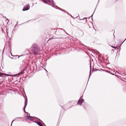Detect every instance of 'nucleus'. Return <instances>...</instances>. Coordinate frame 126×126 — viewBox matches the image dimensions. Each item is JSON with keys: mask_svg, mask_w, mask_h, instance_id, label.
Wrapping results in <instances>:
<instances>
[{"mask_svg": "<svg viewBox=\"0 0 126 126\" xmlns=\"http://www.w3.org/2000/svg\"><path fill=\"white\" fill-rule=\"evenodd\" d=\"M31 50L32 54L35 55L38 54L40 51V48L38 45L36 44H33L32 46Z\"/></svg>", "mask_w": 126, "mask_h": 126, "instance_id": "f257e3e1", "label": "nucleus"}, {"mask_svg": "<svg viewBox=\"0 0 126 126\" xmlns=\"http://www.w3.org/2000/svg\"><path fill=\"white\" fill-rule=\"evenodd\" d=\"M64 32L67 34L64 29L62 28H59L56 30L55 33L57 35L61 36L62 35Z\"/></svg>", "mask_w": 126, "mask_h": 126, "instance_id": "f03ea898", "label": "nucleus"}, {"mask_svg": "<svg viewBox=\"0 0 126 126\" xmlns=\"http://www.w3.org/2000/svg\"><path fill=\"white\" fill-rule=\"evenodd\" d=\"M83 97V95L82 96L79 100L77 104L78 105H79L81 106L83 102H84V100L82 98Z\"/></svg>", "mask_w": 126, "mask_h": 126, "instance_id": "7ed1b4c3", "label": "nucleus"}, {"mask_svg": "<svg viewBox=\"0 0 126 126\" xmlns=\"http://www.w3.org/2000/svg\"><path fill=\"white\" fill-rule=\"evenodd\" d=\"M28 103V101H27V98L26 99L25 98V104L24 105V106L23 108V110L24 111L25 113H27V115H28V114L29 115H30V114L29 113H28L27 112H26L25 110V109L26 108V106H27V104Z\"/></svg>", "mask_w": 126, "mask_h": 126, "instance_id": "20e7f679", "label": "nucleus"}, {"mask_svg": "<svg viewBox=\"0 0 126 126\" xmlns=\"http://www.w3.org/2000/svg\"><path fill=\"white\" fill-rule=\"evenodd\" d=\"M30 6L29 5H25L22 9V11H27L29 9Z\"/></svg>", "mask_w": 126, "mask_h": 126, "instance_id": "39448f33", "label": "nucleus"}, {"mask_svg": "<svg viewBox=\"0 0 126 126\" xmlns=\"http://www.w3.org/2000/svg\"><path fill=\"white\" fill-rule=\"evenodd\" d=\"M26 117L28 120L32 121L34 120V118H35L34 117H32L31 116H28V115L26 116Z\"/></svg>", "mask_w": 126, "mask_h": 126, "instance_id": "423d86ee", "label": "nucleus"}, {"mask_svg": "<svg viewBox=\"0 0 126 126\" xmlns=\"http://www.w3.org/2000/svg\"><path fill=\"white\" fill-rule=\"evenodd\" d=\"M9 76V75L8 74H4L3 73H0V77L1 76Z\"/></svg>", "mask_w": 126, "mask_h": 126, "instance_id": "0eeeda50", "label": "nucleus"}, {"mask_svg": "<svg viewBox=\"0 0 126 126\" xmlns=\"http://www.w3.org/2000/svg\"><path fill=\"white\" fill-rule=\"evenodd\" d=\"M90 74L89 76V78L88 79V80L89 79L90 77L91 74V63L90 65Z\"/></svg>", "mask_w": 126, "mask_h": 126, "instance_id": "6e6552de", "label": "nucleus"}, {"mask_svg": "<svg viewBox=\"0 0 126 126\" xmlns=\"http://www.w3.org/2000/svg\"><path fill=\"white\" fill-rule=\"evenodd\" d=\"M37 124L39 126H43L42 125L41 122L39 121L37 122Z\"/></svg>", "mask_w": 126, "mask_h": 126, "instance_id": "1a4fd4ad", "label": "nucleus"}, {"mask_svg": "<svg viewBox=\"0 0 126 126\" xmlns=\"http://www.w3.org/2000/svg\"><path fill=\"white\" fill-rule=\"evenodd\" d=\"M87 18H83L81 19V20H85V21H84L83 22V23L84 24H85V23H86V21H87V20H86V19Z\"/></svg>", "mask_w": 126, "mask_h": 126, "instance_id": "9d476101", "label": "nucleus"}, {"mask_svg": "<svg viewBox=\"0 0 126 126\" xmlns=\"http://www.w3.org/2000/svg\"><path fill=\"white\" fill-rule=\"evenodd\" d=\"M11 55H12V56H15V57H18V59L19 58V57H20L21 56H22L23 55H21V56H19V55H16V56H13V55H12V54L11 53Z\"/></svg>", "mask_w": 126, "mask_h": 126, "instance_id": "9b49d317", "label": "nucleus"}, {"mask_svg": "<svg viewBox=\"0 0 126 126\" xmlns=\"http://www.w3.org/2000/svg\"><path fill=\"white\" fill-rule=\"evenodd\" d=\"M3 82V80L0 78V84H2Z\"/></svg>", "mask_w": 126, "mask_h": 126, "instance_id": "f8f14e48", "label": "nucleus"}, {"mask_svg": "<svg viewBox=\"0 0 126 126\" xmlns=\"http://www.w3.org/2000/svg\"><path fill=\"white\" fill-rule=\"evenodd\" d=\"M50 3H52L53 5H54V3L53 1V0H51V1H50V2H49Z\"/></svg>", "mask_w": 126, "mask_h": 126, "instance_id": "ddd939ff", "label": "nucleus"}, {"mask_svg": "<svg viewBox=\"0 0 126 126\" xmlns=\"http://www.w3.org/2000/svg\"><path fill=\"white\" fill-rule=\"evenodd\" d=\"M43 2L45 3H47V1L46 0H42Z\"/></svg>", "mask_w": 126, "mask_h": 126, "instance_id": "4468645a", "label": "nucleus"}, {"mask_svg": "<svg viewBox=\"0 0 126 126\" xmlns=\"http://www.w3.org/2000/svg\"><path fill=\"white\" fill-rule=\"evenodd\" d=\"M80 44H82V45L83 46H84L85 47H86V46H85V45H84L81 42H80Z\"/></svg>", "mask_w": 126, "mask_h": 126, "instance_id": "2eb2a0df", "label": "nucleus"}, {"mask_svg": "<svg viewBox=\"0 0 126 126\" xmlns=\"http://www.w3.org/2000/svg\"><path fill=\"white\" fill-rule=\"evenodd\" d=\"M6 21H8V23L9 21V20L8 19V18H7L6 19V20H5Z\"/></svg>", "mask_w": 126, "mask_h": 126, "instance_id": "dca6fc26", "label": "nucleus"}, {"mask_svg": "<svg viewBox=\"0 0 126 126\" xmlns=\"http://www.w3.org/2000/svg\"><path fill=\"white\" fill-rule=\"evenodd\" d=\"M112 48H115V49H117V47H114V46H112Z\"/></svg>", "mask_w": 126, "mask_h": 126, "instance_id": "f3484780", "label": "nucleus"}, {"mask_svg": "<svg viewBox=\"0 0 126 126\" xmlns=\"http://www.w3.org/2000/svg\"><path fill=\"white\" fill-rule=\"evenodd\" d=\"M11 58L12 59H16V58L15 57V58H12V57H11Z\"/></svg>", "mask_w": 126, "mask_h": 126, "instance_id": "a211bd4d", "label": "nucleus"}, {"mask_svg": "<svg viewBox=\"0 0 126 126\" xmlns=\"http://www.w3.org/2000/svg\"><path fill=\"white\" fill-rule=\"evenodd\" d=\"M14 120H13L12 121V123H11V126H12V124L13 123V122H14Z\"/></svg>", "mask_w": 126, "mask_h": 126, "instance_id": "6ab92c4d", "label": "nucleus"}, {"mask_svg": "<svg viewBox=\"0 0 126 126\" xmlns=\"http://www.w3.org/2000/svg\"><path fill=\"white\" fill-rule=\"evenodd\" d=\"M23 72L24 73H23V72H22L21 73H20V72L19 73L21 74H23V73H24V72Z\"/></svg>", "mask_w": 126, "mask_h": 126, "instance_id": "aec40b11", "label": "nucleus"}, {"mask_svg": "<svg viewBox=\"0 0 126 126\" xmlns=\"http://www.w3.org/2000/svg\"><path fill=\"white\" fill-rule=\"evenodd\" d=\"M22 118L21 117H16V119H17V118H19V119H21Z\"/></svg>", "mask_w": 126, "mask_h": 126, "instance_id": "412c9836", "label": "nucleus"}, {"mask_svg": "<svg viewBox=\"0 0 126 126\" xmlns=\"http://www.w3.org/2000/svg\"><path fill=\"white\" fill-rule=\"evenodd\" d=\"M69 15L70 16H71V17H73V16L69 14Z\"/></svg>", "mask_w": 126, "mask_h": 126, "instance_id": "4be33fe9", "label": "nucleus"}, {"mask_svg": "<svg viewBox=\"0 0 126 126\" xmlns=\"http://www.w3.org/2000/svg\"><path fill=\"white\" fill-rule=\"evenodd\" d=\"M33 122H34V123H37V122H36V121H34V120H33Z\"/></svg>", "mask_w": 126, "mask_h": 126, "instance_id": "5701e85b", "label": "nucleus"}, {"mask_svg": "<svg viewBox=\"0 0 126 126\" xmlns=\"http://www.w3.org/2000/svg\"><path fill=\"white\" fill-rule=\"evenodd\" d=\"M47 0L49 2H50V0Z\"/></svg>", "mask_w": 126, "mask_h": 126, "instance_id": "b1692460", "label": "nucleus"}, {"mask_svg": "<svg viewBox=\"0 0 126 126\" xmlns=\"http://www.w3.org/2000/svg\"><path fill=\"white\" fill-rule=\"evenodd\" d=\"M94 13H93V14H92V16H93V14H94Z\"/></svg>", "mask_w": 126, "mask_h": 126, "instance_id": "393cba45", "label": "nucleus"}, {"mask_svg": "<svg viewBox=\"0 0 126 126\" xmlns=\"http://www.w3.org/2000/svg\"><path fill=\"white\" fill-rule=\"evenodd\" d=\"M4 18H6V17L5 16H4Z\"/></svg>", "mask_w": 126, "mask_h": 126, "instance_id": "a878e982", "label": "nucleus"}, {"mask_svg": "<svg viewBox=\"0 0 126 126\" xmlns=\"http://www.w3.org/2000/svg\"><path fill=\"white\" fill-rule=\"evenodd\" d=\"M18 23V21H17V24L16 25H16H17V24Z\"/></svg>", "mask_w": 126, "mask_h": 126, "instance_id": "bb28decb", "label": "nucleus"}, {"mask_svg": "<svg viewBox=\"0 0 126 126\" xmlns=\"http://www.w3.org/2000/svg\"><path fill=\"white\" fill-rule=\"evenodd\" d=\"M59 8L60 9H59V10H61V8Z\"/></svg>", "mask_w": 126, "mask_h": 126, "instance_id": "cd10ccee", "label": "nucleus"}, {"mask_svg": "<svg viewBox=\"0 0 126 126\" xmlns=\"http://www.w3.org/2000/svg\"><path fill=\"white\" fill-rule=\"evenodd\" d=\"M59 38V37H56L55 38Z\"/></svg>", "mask_w": 126, "mask_h": 126, "instance_id": "c85d7f7f", "label": "nucleus"}, {"mask_svg": "<svg viewBox=\"0 0 126 126\" xmlns=\"http://www.w3.org/2000/svg\"><path fill=\"white\" fill-rule=\"evenodd\" d=\"M99 0H98V3L99 2Z\"/></svg>", "mask_w": 126, "mask_h": 126, "instance_id": "c756f323", "label": "nucleus"}, {"mask_svg": "<svg viewBox=\"0 0 126 126\" xmlns=\"http://www.w3.org/2000/svg\"><path fill=\"white\" fill-rule=\"evenodd\" d=\"M66 13H67L68 14V15H69V14H68V12H67Z\"/></svg>", "mask_w": 126, "mask_h": 126, "instance_id": "7c9ffc66", "label": "nucleus"}, {"mask_svg": "<svg viewBox=\"0 0 126 126\" xmlns=\"http://www.w3.org/2000/svg\"><path fill=\"white\" fill-rule=\"evenodd\" d=\"M4 49H3V52H4Z\"/></svg>", "mask_w": 126, "mask_h": 126, "instance_id": "2f4dec72", "label": "nucleus"}, {"mask_svg": "<svg viewBox=\"0 0 126 126\" xmlns=\"http://www.w3.org/2000/svg\"><path fill=\"white\" fill-rule=\"evenodd\" d=\"M98 70V69H97L96 70V71Z\"/></svg>", "mask_w": 126, "mask_h": 126, "instance_id": "473e14b6", "label": "nucleus"}, {"mask_svg": "<svg viewBox=\"0 0 126 126\" xmlns=\"http://www.w3.org/2000/svg\"><path fill=\"white\" fill-rule=\"evenodd\" d=\"M45 70H46V71H47V70L46 69H45Z\"/></svg>", "mask_w": 126, "mask_h": 126, "instance_id": "72a5a7b5", "label": "nucleus"}, {"mask_svg": "<svg viewBox=\"0 0 126 126\" xmlns=\"http://www.w3.org/2000/svg\"><path fill=\"white\" fill-rule=\"evenodd\" d=\"M90 17H91L90 16V17H89V18H90Z\"/></svg>", "mask_w": 126, "mask_h": 126, "instance_id": "f704fd0d", "label": "nucleus"}, {"mask_svg": "<svg viewBox=\"0 0 126 126\" xmlns=\"http://www.w3.org/2000/svg\"><path fill=\"white\" fill-rule=\"evenodd\" d=\"M23 71H24V70H23Z\"/></svg>", "mask_w": 126, "mask_h": 126, "instance_id": "c9c22d12", "label": "nucleus"}, {"mask_svg": "<svg viewBox=\"0 0 126 126\" xmlns=\"http://www.w3.org/2000/svg\"><path fill=\"white\" fill-rule=\"evenodd\" d=\"M3 77H1V78H3Z\"/></svg>", "mask_w": 126, "mask_h": 126, "instance_id": "e433bc0d", "label": "nucleus"}, {"mask_svg": "<svg viewBox=\"0 0 126 126\" xmlns=\"http://www.w3.org/2000/svg\"><path fill=\"white\" fill-rule=\"evenodd\" d=\"M92 19L93 20V19L92 18Z\"/></svg>", "mask_w": 126, "mask_h": 126, "instance_id": "4c0bfd02", "label": "nucleus"}, {"mask_svg": "<svg viewBox=\"0 0 126 126\" xmlns=\"http://www.w3.org/2000/svg\"><path fill=\"white\" fill-rule=\"evenodd\" d=\"M112 31H113V32L114 31L113 30H112Z\"/></svg>", "mask_w": 126, "mask_h": 126, "instance_id": "58836bf2", "label": "nucleus"}, {"mask_svg": "<svg viewBox=\"0 0 126 126\" xmlns=\"http://www.w3.org/2000/svg\"><path fill=\"white\" fill-rule=\"evenodd\" d=\"M125 40H126L125 39V40H124V41H125Z\"/></svg>", "mask_w": 126, "mask_h": 126, "instance_id": "ea45409f", "label": "nucleus"}, {"mask_svg": "<svg viewBox=\"0 0 126 126\" xmlns=\"http://www.w3.org/2000/svg\"><path fill=\"white\" fill-rule=\"evenodd\" d=\"M61 107L62 108V106H61Z\"/></svg>", "mask_w": 126, "mask_h": 126, "instance_id": "a19ab883", "label": "nucleus"}, {"mask_svg": "<svg viewBox=\"0 0 126 126\" xmlns=\"http://www.w3.org/2000/svg\"><path fill=\"white\" fill-rule=\"evenodd\" d=\"M52 7H53V6L51 5Z\"/></svg>", "mask_w": 126, "mask_h": 126, "instance_id": "79ce46f5", "label": "nucleus"}, {"mask_svg": "<svg viewBox=\"0 0 126 126\" xmlns=\"http://www.w3.org/2000/svg\"><path fill=\"white\" fill-rule=\"evenodd\" d=\"M126 39L125 40H126Z\"/></svg>", "mask_w": 126, "mask_h": 126, "instance_id": "37998d69", "label": "nucleus"}]
</instances>
